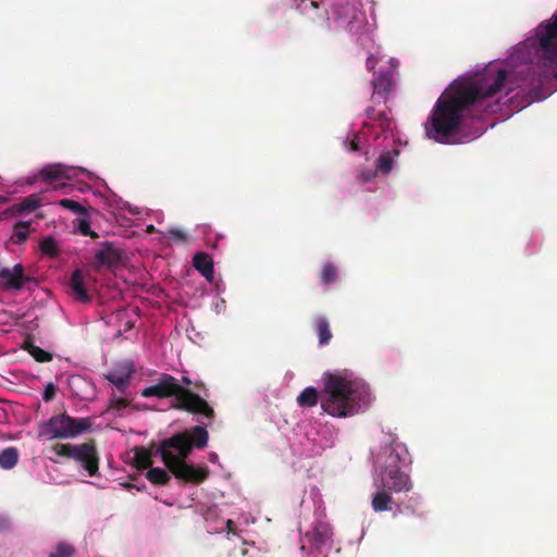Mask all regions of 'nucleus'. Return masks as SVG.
<instances>
[{"mask_svg":"<svg viewBox=\"0 0 557 557\" xmlns=\"http://www.w3.org/2000/svg\"><path fill=\"white\" fill-rule=\"evenodd\" d=\"M529 70L530 67L525 76L520 77L524 74L523 71L510 73L505 69H487L471 78L454 82L436 100L424 125L426 136L440 144H454V137L474 109L484 108L487 111L492 109L486 103L488 99L502 92L509 95L516 88L527 87L531 75Z\"/></svg>","mask_w":557,"mask_h":557,"instance_id":"nucleus-1","label":"nucleus"},{"mask_svg":"<svg viewBox=\"0 0 557 557\" xmlns=\"http://www.w3.org/2000/svg\"><path fill=\"white\" fill-rule=\"evenodd\" d=\"M330 416L346 418L358 413L370 399L368 385L348 372L327 374L321 396L315 387L305 388L297 397L300 407L311 408L319 403Z\"/></svg>","mask_w":557,"mask_h":557,"instance_id":"nucleus-2","label":"nucleus"},{"mask_svg":"<svg viewBox=\"0 0 557 557\" xmlns=\"http://www.w3.org/2000/svg\"><path fill=\"white\" fill-rule=\"evenodd\" d=\"M209 433L202 425H196L190 430L174 434L162 440L156 454L169 471L178 480L200 484L209 476L207 467H195L188 465L185 459L190 455L194 447L202 449L207 446Z\"/></svg>","mask_w":557,"mask_h":557,"instance_id":"nucleus-3","label":"nucleus"},{"mask_svg":"<svg viewBox=\"0 0 557 557\" xmlns=\"http://www.w3.org/2000/svg\"><path fill=\"white\" fill-rule=\"evenodd\" d=\"M140 395L145 398H175L173 408L187 411L193 414H202L208 419L214 418V410L199 394L190 388L183 387L176 377L162 373L153 385L141 389Z\"/></svg>","mask_w":557,"mask_h":557,"instance_id":"nucleus-4","label":"nucleus"},{"mask_svg":"<svg viewBox=\"0 0 557 557\" xmlns=\"http://www.w3.org/2000/svg\"><path fill=\"white\" fill-rule=\"evenodd\" d=\"M91 428L89 418H72L66 412L50 417L40 422L37 436L44 441L75 438Z\"/></svg>","mask_w":557,"mask_h":557,"instance_id":"nucleus-5","label":"nucleus"},{"mask_svg":"<svg viewBox=\"0 0 557 557\" xmlns=\"http://www.w3.org/2000/svg\"><path fill=\"white\" fill-rule=\"evenodd\" d=\"M384 461L381 463V457L377 462L381 467L380 487L389 492H408L412 487L409 475L400 470V454L393 447H386L384 450Z\"/></svg>","mask_w":557,"mask_h":557,"instance_id":"nucleus-6","label":"nucleus"},{"mask_svg":"<svg viewBox=\"0 0 557 557\" xmlns=\"http://www.w3.org/2000/svg\"><path fill=\"white\" fill-rule=\"evenodd\" d=\"M52 450L60 457L71 458L79 462L90 476H95L99 469V456L94 441L79 445L55 444Z\"/></svg>","mask_w":557,"mask_h":557,"instance_id":"nucleus-7","label":"nucleus"},{"mask_svg":"<svg viewBox=\"0 0 557 557\" xmlns=\"http://www.w3.org/2000/svg\"><path fill=\"white\" fill-rule=\"evenodd\" d=\"M537 36L545 58L552 63L557 62V14L552 22L539 26Z\"/></svg>","mask_w":557,"mask_h":557,"instance_id":"nucleus-8","label":"nucleus"},{"mask_svg":"<svg viewBox=\"0 0 557 557\" xmlns=\"http://www.w3.org/2000/svg\"><path fill=\"white\" fill-rule=\"evenodd\" d=\"M30 276L24 275V267L17 263L13 269L3 268L0 270V282L4 290H20L23 288L25 282H30Z\"/></svg>","mask_w":557,"mask_h":557,"instance_id":"nucleus-9","label":"nucleus"},{"mask_svg":"<svg viewBox=\"0 0 557 557\" xmlns=\"http://www.w3.org/2000/svg\"><path fill=\"white\" fill-rule=\"evenodd\" d=\"M373 91H372V101H383L384 103L387 101L393 86H394V73L393 70H388L386 72H380L377 76H375L371 82Z\"/></svg>","mask_w":557,"mask_h":557,"instance_id":"nucleus-10","label":"nucleus"},{"mask_svg":"<svg viewBox=\"0 0 557 557\" xmlns=\"http://www.w3.org/2000/svg\"><path fill=\"white\" fill-rule=\"evenodd\" d=\"M72 172V169L63 164H49L40 170L39 176L44 182L53 184L62 180H71Z\"/></svg>","mask_w":557,"mask_h":557,"instance_id":"nucleus-11","label":"nucleus"},{"mask_svg":"<svg viewBox=\"0 0 557 557\" xmlns=\"http://www.w3.org/2000/svg\"><path fill=\"white\" fill-rule=\"evenodd\" d=\"M97 267H114L121 259V252L112 243H106L102 248L95 253Z\"/></svg>","mask_w":557,"mask_h":557,"instance_id":"nucleus-12","label":"nucleus"},{"mask_svg":"<svg viewBox=\"0 0 557 557\" xmlns=\"http://www.w3.org/2000/svg\"><path fill=\"white\" fill-rule=\"evenodd\" d=\"M41 206V199L38 195L32 194L24 199H22L20 202L12 205L9 207L4 214L7 215H20L22 213H30L34 212L36 209H38Z\"/></svg>","mask_w":557,"mask_h":557,"instance_id":"nucleus-13","label":"nucleus"},{"mask_svg":"<svg viewBox=\"0 0 557 557\" xmlns=\"http://www.w3.org/2000/svg\"><path fill=\"white\" fill-rule=\"evenodd\" d=\"M70 288L71 294L75 298V300L81 302H88L90 301V296L86 289L85 283H84V273L82 270L76 269L71 276L70 280Z\"/></svg>","mask_w":557,"mask_h":557,"instance_id":"nucleus-14","label":"nucleus"},{"mask_svg":"<svg viewBox=\"0 0 557 557\" xmlns=\"http://www.w3.org/2000/svg\"><path fill=\"white\" fill-rule=\"evenodd\" d=\"M135 368L132 362H125L119 366L115 370L104 375V379L113 385H124L125 382L131 381Z\"/></svg>","mask_w":557,"mask_h":557,"instance_id":"nucleus-15","label":"nucleus"},{"mask_svg":"<svg viewBox=\"0 0 557 557\" xmlns=\"http://www.w3.org/2000/svg\"><path fill=\"white\" fill-rule=\"evenodd\" d=\"M193 265L208 281H212L214 276V268L212 258L206 252H196L193 257Z\"/></svg>","mask_w":557,"mask_h":557,"instance_id":"nucleus-16","label":"nucleus"},{"mask_svg":"<svg viewBox=\"0 0 557 557\" xmlns=\"http://www.w3.org/2000/svg\"><path fill=\"white\" fill-rule=\"evenodd\" d=\"M366 115L368 120L377 123L382 133L391 131L392 119L388 116V109L385 107L383 110H376L374 107H368L366 109Z\"/></svg>","mask_w":557,"mask_h":557,"instance_id":"nucleus-17","label":"nucleus"},{"mask_svg":"<svg viewBox=\"0 0 557 557\" xmlns=\"http://www.w3.org/2000/svg\"><path fill=\"white\" fill-rule=\"evenodd\" d=\"M399 156V150H388L380 154L376 160V172L387 175L393 170L395 158Z\"/></svg>","mask_w":557,"mask_h":557,"instance_id":"nucleus-18","label":"nucleus"},{"mask_svg":"<svg viewBox=\"0 0 557 557\" xmlns=\"http://www.w3.org/2000/svg\"><path fill=\"white\" fill-rule=\"evenodd\" d=\"M307 535L313 544L322 546L331 540L332 532L327 524L319 523Z\"/></svg>","mask_w":557,"mask_h":557,"instance_id":"nucleus-19","label":"nucleus"},{"mask_svg":"<svg viewBox=\"0 0 557 557\" xmlns=\"http://www.w3.org/2000/svg\"><path fill=\"white\" fill-rule=\"evenodd\" d=\"M389 491L382 488V491L375 493L372 497V508L376 512L385 511L391 509L393 498L388 493Z\"/></svg>","mask_w":557,"mask_h":557,"instance_id":"nucleus-20","label":"nucleus"},{"mask_svg":"<svg viewBox=\"0 0 557 557\" xmlns=\"http://www.w3.org/2000/svg\"><path fill=\"white\" fill-rule=\"evenodd\" d=\"M315 332L319 336V344L321 346L327 345L332 338L330 323L325 317H318L315 319Z\"/></svg>","mask_w":557,"mask_h":557,"instance_id":"nucleus-21","label":"nucleus"},{"mask_svg":"<svg viewBox=\"0 0 557 557\" xmlns=\"http://www.w3.org/2000/svg\"><path fill=\"white\" fill-rule=\"evenodd\" d=\"M23 349L26 350L37 362H49L52 360V354L36 346L30 341L23 344Z\"/></svg>","mask_w":557,"mask_h":557,"instance_id":"nucleus-22","label":"nucleus"},{"mask_svg":"<svg viewBox=\"0 0 557 557\" xmlns=\"http://www.w3.org/2000/svg\"><path fill=\"white\" fill-rule=\"evenodd\" d=\"M18 450L15 447H8L0 451V468L9 470L15 467L18 461Z\"/></svg>","mask_w":557,"mask_h":557,"instance_id":"nucleus-23","label":"nucleus"},{"mask_svg":"<svg viewBox=\"0 0 557 557\" xmlns=\"http://www.w3.org/2000/svg\"><path fill=\"white\" fill-rule=\"evenodd\" d=\"M134 466L139 469H150L152 466L151 451L145 447L135 449Z\"/></svg>","mask_w":557,"mask_h":557,"instance_id":"nucleus-24","label":"nucleus"},{"mask_svg":"<svg viewBox=\"0 0 557 557\" xmlns=\"http://www.w3.org/2000/svg\"><path fill=\"white\" fill-rule=\"evenodd\" d=\"M146 478L150 483L156 485H166L171 480L170 474L164 469L159 467L150 468L146 474Z\"/></svg>","mask_w":557,"mask_h":557,"instance_id":"nucleus-25","label":"nucleus"},{"mask_svg":"<svg viewBox=\"0 0 557 557\" xmlns=\"http://www.w3.org/2000/svg\"><path fill=\"white\" fill-rule=\"evenodd\" d=\"M131 407V399L119 396L116 392H112L110 399H109V406L108 411H116L120 414H123V410Z\"/></svg>","mask_w":557,"mask_h":557,"instance_id":"nucleus-26","label":"nucleus"},{"mask_svg":"<svg viewBox=\"0 0 557 557\" xmlns=\"http://www.w3.org/2000/svg\"><path fill=\"white\" fill-rule=\"evenodd\" d=\"M40 251L48 257H57L60 252L59 245L54 237L47 236L40 240Z\"/></svg>","mask_w":557,"mask_h":557,"instance_id":"nucleus-27","label":"nucleus"},{"mask_svg":"<svg viewBox=\"0 0 557 557\" xmlns=\"http://www.w3.org/2000/svg\"><path fill=\"white\" fill-rule=\"evenodd\" d=\"M30 222H18L14 225L13 243L23 244L29 234Z\"/></svg>","mask_w":557,"mask_h":557,"instance_id":"nucleus-28","label":"nucleus"},{"mask_svg":"<svg viewBox=\"0 0 557 557\" xmlns=\"http://www.w3.org/2000/svg\"><path fill=\"white\" fill-rule=\"evenodd\" d=\"M337 277V268L333 263L324 264L320 278L323 284H332L336 281Z\"/></svg>","mask_w":557,"mask_h":557,"instance_id":"nucleus-29","label":"nucleus"},{"mask_svg":"<svg viewBox=\"0 0 557 557\" xmlns=\"http://www.w3.org/2000/svg\"><path fill=\"white\" fill-rule=\"evenodd\" d=\"M59 206H61L64 209H67L70 211H72V212H74L76 214H81V215H86L87 214L86 209L81 203H78L75 200L69 199V198L61 199L59 201Z\"/></svg>","mask_w":557,"mask_h":557,"instance_id":"nucleus-30","label":"nucleus"},{"mask_svg":"<svg viewBox=\"0 0 557 557\" xmlns=\"http://www.w3.org/2000/svg\"><path fill=\"white\" fill-rule=\"evenodd\" d=\"M75 549L71 544L61 542L57 545L55 550L49 557H72Z\"/></svg>","mask_w":557,"mask_h":557,"instance_id":"nucleus-31","label":"nucleus"},{"mask_svg":"<svg viewBox=\"0 0 557 557\" xmlns=\"http://www.w3.org/2000/svg\"><path fill=\"white\" fill-rule=\"evenodd\" d=\"M78 231L84 236H90L91 238H98V234L90 228V222L87 218L78 220Z\"/></svg>","mask_w":557,"mask_h":557,"instance_id":"nucleus-32","label":"nucleus"},{"mask_svg":"<svg viewBox=\"0 0 557 557\" xmlns=\"http://www.w3.org/2000/svg\"><path fill=\"white\" fill-rule=\"evenodd\" d=\"M57 395V386L53 383H49L46 385L45 391L42 393V399L45 401H51Z\"/></svg>","mask_w":557,"mask_h":557,"instance_id":"nucleus-33","label":"nucleus"},{"mask_svg":"<svg viewBox=\"0 0 557 557\" xmlns=\"http://www.w3.org/2000/svg\"><path fill=\"white\" fill-rule=\"evenodd\" d=\"M171 238L177 239L180 242H186L187 240V234L180 228H171L169 231Z\"/></svg>","mask_w":557,"mask_h":557,"instance_id":"nucleus-34","label":"nucleus"},{"mask_svg":"<svg viewBox=\"0 0 557 557\" xmlns=\"http://www.w3.org/2000/svg\"><path fill=\"white\" fill-rule=\"evenodd\" d=\"M377 173L379 172H376V170L375 171L364 170V171H361V173L359 174V178L362 182H370L376 176Z\"/></svg>","mask_w":557,"mask_h":557,"instance_id":"nucleus-35","label":"nucleus"},{"mask_svg":"<svg viewBox=\"0 0 557 557\" xmlns=\"http://www.w3.org/2000/svg\"><path fill=\"white\" fill-rule=\"evenodd\" d=\"M11 527L10 519L5 516L0 515V532L8 531Z\"/></svg>","mask_w":557,"mask_h":557,"instance_id":"nucleus-36","label":"nucleus"},{"mask_svg":"<svg viewBox=\"0 0 557 557\" xmlns=\"http://www.w3.org/2000/svg\"><path fill=\"white\" fill-rule=\"evenodd\" d=\"M129 385H131V381H127V382H125L124 385H114V387L116 388V392L120 394L119 396L124 397L128 392Z\"/></svg>","mask_w":557,"mask_h":557,"instance_id":"nucleus-37","label":"nucleus"},{"mask_svg":"<svg viewBox=\"0 0 557 557\" xmlns=\"http://www.w3.org/2000/svg\"><path fill=\"white\" fill-rule=\"evenodd\" d=\"M377 64V59L374 55H369L366 61V67L368 71H373Z\"/></svg>","mask_w":557,"mask_h":557,"instance_id":"nucleus-38","label":"nucleus"},{"mask_svg":"<svg viewBox=\"0 0 557 557\" xmlns=\"http://www.w3.org/2000/svg\"><path fill=\"white\" fill-rule=\"evenodd\" d=\"M347 147L350 151L354 152L359 150V141L357 135H355L351 140L347 141Z\"/></svg>","mask_w":557,"mask_h":557,"instance_id":"nucleus-39","label":"nucleus"},{"mask_svg":"<svg viewBox=\"0 0 557 557\" xmlns=\"http://www.w3.org/2000/svg\"><path fill=\"white\" fill-rule=\"evenodd\" d=\"M193 385H194V388L199 389L200 392H203V397H202L203 399H205V397L208 396L207 388L202 382L197 381V382L193 383Z\"/></svg>","mask_w":557,"mask_h":557,"instance_id":"nucleus-40","label":"nucleus"},{"mask_svg":"<svg viewBox=\"0 0 557 557\" xmlns=\"http://www.w3.org/2000/svg\"><path fill=\"white\" fill-rule=\"evenodd\" d=\"M181 382L183 383V387L189 388L193 385L191 380L188 376H182Z\"/></svg>","mask_w":557,"mask_h":557,"instance_id":"nucleus-41","label":"nucleus"},{"mask_svg":"<svg viewBox=\"0 0 557 557\" xmlns=\"http://www.w3.org/2000/svg\"><path fill=\"white\" fill-rule=\"evenodd\" d=\"M325 28H326V29H330V22H329V18H325Z\"/></svg>","mask_w":557,"mask_h":557,"instance_id":"nucleus-42","label":"nucleus"},{"mask_svg":"<svg viewBox=\"0 0 557 557\" xmlns=\"http://www.w3.org/2000/svg\"><path fill=\"white\" fill-rule=\"evenodd\" d=\"M310 5H312V7L317 8V3H315V2H313V1H311V2H310Z\"/></svg>","mask_w":557,"mask_h":557,"instance_id":"nucleus-43","label":"nucleus"}]
</instances>
